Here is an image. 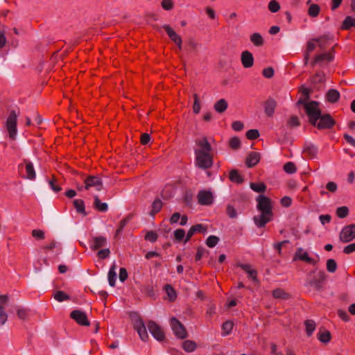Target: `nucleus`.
<instances>
[{
  "label": "nucleus",
  "mask_w": 355,
  "mask_h": 355,
  "mask_svg": "<svg viewBox=\"0 0 355 355\" xmlns=\"http://www.w3.org/2000/svg\"><path fill=\"white\" fill-rule=\"evenodd\" d=\"M110 254V250L109 248H104L98 250L97 252V257L100 259H105L108 258Z\"/></svg>",
  "instance_id": "603ef678"
},
{
  "label": "nucleus",
  "mask_w": 355,
  "mask_h": 355,
  "mask_svg": "<svg viewBox=\"0 0 355 355\" xmlns=\"http://www.w3.org/2000/svg\"><path fill=\"white\" fill-rule=\"evenodd\" d=\"M324 81V74L322 73H316L311 78V82L313 84L322 83Z\"/></svg>",
  "instance_id": "3c124183"
},
{
  "label": "nucleus",
  "mask_w": 355,
  "mask_h": 355,
  "mask_svg": "<svg viewBox=\"0 0 355 355\" xmlns=\"http://www.w3.org/2000/svg\"><path fill=\"white\" fill-rule=\"evenodd\" d=\"M185 236V232L183 229H178L174 232V236L175 240L181 241Z\"/></svg>",
  "instance_id": "052dcab7"
},
{
  "label": "nucleus",
  "mask_w": 355,
  "mask_h": 355,
  "mask_svg": "<svg viewBox=\"0 0 355 355\" xmlns=\"http://www.w3.org/2000/svg\"><path fill=\"white\" fill-rule=\"evenodd\" d=\"M292 204V199L289 196H284L281 199V205L284 207H288Z\"/></svg>",
  "instance_id": "774afa93"
},
{
  "label": "nucleus",
  "mask_w": 355,
  "mask_h": 355,
  "mask_svg": "<svg viewBox=\"0 0 355 355\" xmlns=\"http://www.w3.org/2000/svg\"><path fill=\"white\" fill-rule=\"evenodd\" d=\"M198 203L202 205H210L213 203L214 196L209 191H200L197 196Z\"/></svg>",
  "instance_id": "f8f14e48"
},
{
  "label": "nucleus",
  "mask_w": 355,
  "mask_h": 355,
  "mask_svg": "<svg viewBox=\"0 0 355 355\" xmlns=\"http://www.w3.org/2000/svg\"><path fill=\"white\" fill-rule=\"evenodd\" d=\"M163 206V203L160 199H155L152 204V209L150 212V215L154 216L157 213H158Z\"/></svg>",
  "instance_id": "c756f323"
},
{
  "label": "nucleus",
  "mask_w": 355,
  "mask_h": 355,
  "mask_svg": "<svg viewBox=\"0 0 355 355\" xmlns=\"http://www.w3.org/2000/svg\"><path fill=\"white\" fill-rule=\"evenodd\" d=\"M53 298L58 302H63L66 300H69L71 299L70 296L67 295L66 293L62 291H58L53 294Z\"/></svg>",
  "instance_id": "c9c22d12"
},
{
  "label": "nucleus",
  "mask_w": 355,
  "mask_h": 355,
  "mask_svg": "<svg viewBox=\"0 0 355 355\" xmlns=\"http://www.w3.org/2000/svg\"><path fill=\"white\" fill-rule=\"evenodd\" d=\"M196 165L202 169H207L213 165L212 148L206 137L195 140Z\"/></svg>",
  "instance_id": "f03ea898"
},
{
  "label": "nucleus",
  "mask_w": 355,
  "mask_h": 355,
  "mask_svg": "<svg viewBox=\"0 0 355 355\" xmlns=\"http://www.w3.org/2000/svg\"><path fill=\"white\" fill-rule=\"evenodd\" d=\"M26 175L25 178L33 180L35 179L36 173L33 164L28 160H24Z\"/></svg>",
  "instance_id": "4be33fe9"
},
{
  "label": "nucleus",
  "mask_w": 355,
  "mask_h": 355,
  "mask_svg": "<svg viewBox=\"0 0 355 355\" xmlns=\"http://www.w3.org/2000/svg\"><path fill=\"white\" fill-rule=\"evenodd\" d=\"M277 103L274 99H268V116H271L274 114Z\"/></svg>",
  "instance_id": "c03bdc74"
},
{
  "label": "nucleus",
  "mask_w": 355,
  "mask_h": 355,
  "mask_svg": "<svg viewBox=\"0 0 355 355\" xmlns=\"http://www.w3.org/2000/svg\"><path fill=\"white\" fill-rule=\"evenodd\" d=\"M349 208L346 206L339 207L336 209V216L340 218H345L349 215Z\"/></svg>",
  "instance_id": "58836bf2"
},
{
  "label": "nucleus",
  "mask_w": 355,
  "mask_h": 355,
  "mask_svg": "<svg viewBox=\"0 0 355 355\" xmlns=\"http://www.w3.org/2000/svg\"><path fill=\"white\" fill-rule=\"evenodd\" d=\"M297 259L305 261L309 264L315 266L317 263V261L313 258L310 257L306 252H304L303 249L300 248H297L293 260L295 261Z\"/></svg>",
  "instance_id": "4468645a"
},
{
  "label": "nucleus",
  "mask_w": 355,
  "mask_h": 355,
  "mask_svg": "<svg viewBox=\"0 0 355 355\" xmlns=\"http://www.w3.org/2000/svg\"><path fill=\"white\" fill-rule=\"evenodd\" d=\"M304 153L310 159L315 158L318 154V148L314 145H310L304 150Z\"/></svg>",
  "instance_id": "473e14b6"
},
{
  "label": "nucleus",
  "mask_w": 355,
  "mask_h": 355,
  "mask_svg": "<svg viewBox=\"0 0 355 355\" xmlns=\"http://www.w3.org/2000/svg\"><path fill=\"white\" fill-rule=\"evenodd\" d=\"M337 269V263L333 259H329L327 261V270L329 272H334Z\"/></svg>",
  "instance_id": "de8ad7c7"
},
{
  "label": "nucleus",
  "mask_w": 355,
  "mask_h": 355,
  "mask_svg": "<svg viewBox=\"0 0 355 355\" xmlns=\"http://www.w3.org/2000/svg\"><path fill=\"white\" fill-rule=\"evenodd\" d=\"M352 27H355V18L347 16L345 17L340 26L342 30H350Z\"/></svg>",
  "instance_id": "b1692460"
},
{
  "label": "nucleus",
  "mask_w": 355,
  "mask_h": 355,
  "mask_svg": "<svg viewBox=\"0 0 355 355\" xmlns=\"http://www.w3.org/2000/svg\"><path fill=\"white\" fill-rule=\"evenodd\" d=\"M164 290L166 291L169 301L174 302L177 298V293L175 289L170 284H166L164 286Z\"/></svg>",
  "instance_id": "2f4dec72"
},
{
  "label": "nucleus",
  "mask_w": 355,
  "mask_h": 355,
  "mask_svg": "<svg viewBox=\"0 0 355 355\" xmlns=\"http://www.w3.org/2000/svg\"><path fill=\"white\" fill-rule=\"evenodd\" d=\"M236 266L243 270L248 275V278L251 279L254 283H259L257 279V271L254 269L250 264L237 263Z\"/></svg>",
  "instance_id": "ddd939ff"
},
{
  "label": "nucleus",
  "mask_w": 355,
  "mask_h": 355,
  "mask_svg": "<svg viewBox=\"0 0 355 355\" xmlns=\"http://www.w3.org/2000/svg\"><path fill=\"white\" fill-rule=\"evenodd\" d=\"M166 32L167 33L168 37L170 39L173 41L175 43L178 41L182 40L181 37L178 35L175 31L169 26V25H164L163 26Z\"/></svg>",
  "instance_id": "5701e85b"
},
{
  "label": "nucleus",
  "mask_w": 355,
  "mask_h": 355,
  "mask_svg": "<svg viewBox=\"0 0 355 355\" xmlns=\"http://www.w3.org/2000/svg\"><path fill=\"white\" fill-rule=\"evenodd\" d=\"M317 337L318 339L322 343H328L331 340V334L328 330L318 332Z\"/></svg>",
  "instance_id": "bb28decb"
},
{
  "label": "nucleus",
  "mask_w": 355,
  "mask_h": 355,
  "mask_svg": "<svg viewBox=\"0 0 355 355\" xmlns=\"http://www.w3.org/2000/svg\"><path fill=\"white\" fill-rule=\"evenodd\" d=\"M284 171L288 174L295 173L297 171L295 164L293 162H286L283 167Z\"/></svg>",
  "instance_id": "79ce46f5"
},
{
  "label": "nucleus",
  "mask_w": 355,
  "mask_h": 355,
  "mask_svg": "<svg viewBox=\"0 0 355 355\" xmlns=\"http://www.w3.org/2000/svg\"><path fill=\"white\" fill-rule=\"evenodd\" d=\"M299 92L302 93V94L304 96V98H300L299 100L296 102L295 105L297 107L303 105L304 110L306 111V106L309 103L308 101L310 99V95L312 91L311 89H309L302 85L299 88Z\"/></svg>",
  "instance_id": "9b49d317"
},
{
  "label": "nucleus",
  "mask_w": 355,
  "mask_h": 355,
  "mask_svg": "<svg viewBox=\"0 0 355 355\" xmlns=\"http://www.w3.org/2000/svg\"><path fill=\"white\" fill-rule=\"evenodd\" d=\"M214 107L217 112L223 113L227 108V102L224 98H221L214 104Z\"/></svg>",
  "instance_id": "cd10ccee"
},
{
  "label": "nucleus",
  "mask_w": 355,
  "mask_h": 355,
  "mask_svg": "<svg viewBox=\"0 0 355 355\" xmlns=\"http://www.w3.org/2000/svg\"><path fill=\"white\" fill-rule=\"evenodd\" d=\"M73 206L75 209H76V211L84 216L87 215V212L85 211V202L81 199H76L74 200L73 202Z\"/></svg>",
  "instance_id": "393cba45"
},
{
  "label": "nucleus",
  "mask_w": 355,
  "mask_h": 355,
  "mask_svg": "<svg viewBox=\"0 0 355 355\" xmlns=\"http://www.w3.org/2000/svg\"><path fill=\"white\" fill-rule=\"evenodd\" d=\"M234 327V323L231 320H227L222 325V329L223 331V335L227 336L232 331Z\"/></svg>",
  "instance_id": "a19ab883"
},
{
  "label": "nucleus",
  "mask_w": 355,
  "mask_h": 355,
  "mask_svg": "<svg viewBox=\"0 0 355 355\" xmlns=\"http://www.w3.org/2000/svg\"><path fill=\"white\" fill-rule=\"evenodd\" d=\"M355 239V224L343 227L339 234V240L342 243H349Z\"/></svg>",
  "instance_id": "20e7f679"
},
{
  "label": "nucleus",
  "mask_w": 355,
  "mask_h": 355,
  "mask_svg": "<svg viewBox=\"0 0 355 355\" xmlns=\"http://www.w3.org/2000/svg\"><path fill=\"white\" fill-rule=\"evenodd\" d=\"M250 41L254 44V45L257 46H262L264 43L263 38L258 33H254L251 35Z\"/></svg>",
  "instance_id": "72a5a7b5"
},
{
  "label": "nucleus",
  "mask_w": 355,
  "mask_h": 355,
  "mask_svg": "<svg viewBox=\"0 0 355 355\" xmlns=\"http://www.w3.org/2000/svg\"><path fill=\"white\" fill-rule=\"evenodd\" d=\"M257 209L259 213L254 216L253 220L256 226L261 228L266 225V196L259 195L257 198Z\"/></svg>",
  "instance_id": "7ed1b4c3"
},
{
  "label": "nucleus",
  "mask_w": 355,
  "mask_h": 355,
  "mask_svg": "<svg viewBox=\"0 0 355 355\" xmlns=\"http://www.w3.org/2000/svg\"><path fill=\"white\" fill-rule=\"evenodd\" d=\"M31 234L37 240H42L44 239V232L40 230H33Z\"/></svg>",
  "instance_id": "bf43d9fd"
},
{
  "label": "nucleus",
  "mask_w": 355,
  "mask_h": 355,
  "mask_svg": "<svg viewBox=\"0 0 355 355\" xmlns=\"http://www.w3.org/2000/svg\"><path fill=\"white\" fill-rule=\"evenodd\" d=\"M193 98H194V102H193V112L196 114H198L200 110V101H199L198 94H194Z\"/></svg>",
  "instance_id": "864d4df0"
},
{
  "label": "nucleus",
  "mask_w": 355,
  "mask_h": 355,
  "mask_svg": "<svg viewBox=\"0 0 355 355\" xmlns=\"http://www.w3.org/2000/svg\"><path fill=\"white\" fill-rule=\"evenodd\" d=\"M134 328L137 331L142 340L146 341L148 339V334L144 321L137 314H136V318L134 321Z\"/></svg>",
  "instance_id": "1a4fd4ad"
},
{
  "label": "nucleus",
  "mask_w": 355,
  "mask_h": 355,
  "mask_svg": "<svg viewBox=\"0 0 355 355\" xmlns=\"http://www.w3.org/2000/svg\"><path fill=\"white\" fill-rule=\"evenodd\" d=\"M230 147L234 150H237L240 148L241 141L239 137H234L230 139L229 141Z\"/></svg>",
  "instance_id": "49530a36"
},
{
  "label": "nucleus",
  "mask_w": 355,
  "mask_h": 355,
  "mask_svg": "<svg viewBox=\"0 0 355 355\" xmlns=\"http://www.w3.org/2000/svg\"><path fill=\"white\" fill-rule=\"evenodd\" d=\"M171 325L175 335L180 338L184 339L188 334L184 326L175 317L171 318Z\"/></svg>",
  "instance_id": "423d86ee"
},
{
  "label": "nucleus",
  "mask_w": 355,
  "mask_h": 355,
  "mask_svg": "<svg viewBox=\"0 0 355 355\" xmlns=\"http://www.w3.org/2000/svg\"><path fill=\"white\" fill-rule=\"evenodd\" d=\"M158 238L157 234L154 231H148L145 235V240L154 243Z\"/></svg>",
  "instance_id": "8fccbe9b"
},
{
  "label": "nucleus",
  "mask_w": 355,
  "mask_h": 355,
  "mask_svg": "<svg viewBox=\"0 0 355 355\" xmlns=\"http://www.w3.org/2000/svg\"><path fill=\"white\" fill-rule=\"evenodd\" d=\"M334 55L331 53H324L316 55L312 62V65L314 66L317 63H320L323 61L330 62L333 60Z\"/></svg>",
  "instance_id": "412c9836"
},
{
  "label": "nucleus",
  "mask_w": 355,
  "mask_h": 355,
  "mask_svg": "<svg viewBox=\"0 0 355 355\" xmlns=\"http://www.w3.org/2000/svg\"><path fill=\"white\" fill-rule=\"evenodd\" d=\"M320 10V6L314 3L309 6L308 13L311 17H315L319 15Z\"/></svg>",
  "instance_id": "37998d69"
},
{
  "label": "nucleus",
  "mask_w": 355,
  "mask_h": 355,
  "mask_svg": "<svg viewBox=\"0 0 355 355\" xmlns=\"http://www.w3.org/2000/svg\"><path fill=\"white\" fill-rule=\"evenodd\" d=\"M326 279V275L324 272H320V277L318 279L314 278L309 281L310 286L315 288V290L320 291L323 288V282Z\"/></svg>",
  "instance_id": "f3484780"
},
{
  "label": "nucleus",
  "mask_w": 355,
  "mask_h": 355,
  "mask_svg": "<svg viewBox=\"0 0 355 355\" xmlns=\"http://www.w3.org/2000/svg\"><path fill=\"white\" fill-rule=\"evenodd\" d=\"M245 135L248 139L253 140L259 137V132L258 130L252 129V130H248L246 132Z\"/></svg>",
  "instance_id": "5fc2aeb1"
},
{
  "label": "nucleus",
  "mask_w": 355,
  "mask_h": 355,
  "mask_svg": "<svg viewBox=\"0 0 355 355\" xmlns=\"http://www.w3.org/2000/svg\"><path fill=\"white\" fill-rule=\"evenodd\" d=\"M128 221H129V216L123 218L120 222V225H119V227L116 231L115 236H118L121 234V232H122L123 227L126 225V224L128 223Z\"/></svg>",
  "instance_id": "e2e57ef3"
},
{
  "label": "nucleus",
  "mask_w": 355,
  "mask_h": 355,
  "mask_svg": "<svg viewBox=\"0 0 355 355\" xmlns=\"http://www.w3.org/2000/svg\"><path fill=\"white\" fill-rule=\"evenodd\" d=\"M84 188L89 190L91 187L95 188L96 191H101L103 188V183L101 178L98 176L89 175L84 180Z\"/></svg>",
  "instance_id": "0eeeda50"
},
{
  "label": "nucleus",
  "mask_w": 355,
  "mask_h": 355,
  "mask_svg": "<svg viewBox=\"0 0 355 355\" xmlns=\"http://www.w3.org/2000/svg\"><path fill=\"white\" fill-rule=\"evenodd\" d=\"M343 252L346 254H349L355 252V243L349 244L344 247Z\"/></svg>",
  "instance_id": "338daca9"
},
{
  "label": "nucleus",
  "mask_w": 355,
  "mask_h": 355,
  "mask_svg": "<svg viewBox=\"0 0 355 355\" xmlns=\"http://www.w3.org/2000/svg\"><path fill=\"white\" fill-rule=\"evenodd\" d=\"M206 231L207 228L202 224H196L193 225L187 232L184 243L188 242L196 232H198L205 233Z\"/></svg>",
  "instance_id": "a211bd4d"
},
{
  "label": "nucleus",
  "mask_w": 355,
  "mask_h": 355,
  "mask_svg": "<svg viewBox=\"0 0 355 355\" xmlns=\"http://www.w3.org/2000/svg\"><path fill=\"white\" fill-rule=\"evenodd\" d=\"M313 40L319 43V46L321 49L324 48L328 44V37L326 35L314 39Z\"/></svg>",
  "instance_id": "4d7b16f0"
},
{
  "label": "nucleus",
  "mask_w": 355,
  "mask_h": 355,
  "mask_svg": "<svg viewBox=\"0 0 355 355\" xmlns=\"http://www.w3.org/2000/svg\"><path fill=\"white\" fill-rule=\"evenodd\" d=\"M107 243V238L104 236H96L92 237V244L91 249L94 251L100 249L106 245Z\"/></svg>",
  "instance_id": "2eb2a0df"
},
{
  "label": "nucleus",
  "mask_w": 355,
  "mask_h": 355,
  "mask_svg": "<svg viewBox=\"0 0 355 355\" xmlns=\"http://www.w3.org/2000/svg\"><path fill=\"white\" fill-rule=\"evenodd\" d=\"M227 214L229 216V217L231 218H234L237 216L236 209L231 205H228L227 206Z\"/></svg>",
  "instance_id": "69168bd1"
},
{
  "label": "nucleus",
  "mask_w": 355,
  "mask_h": 355,
  "mask_svg": "<svg viewBox=\"0 0 355 355\" xmlns=\"http://www.w3.org/2000/svg\"><path fill=\"white\" fill-rule=\"evenodd\" d=\"M268 8L272 12H277L280 9V5L277 1L271 0L268 3Z\"/></svg>",
  "instance_id": "09e8293b"
},
{
  "label": "nucleus",
  "mask_w": 355,
  "mask_h": 355,
  "mask_svg": "<svg viewBox=\"0 0 355 355\" xmlns=\"http://www.w3.org/2000/svg\"><path fill=\"white\" fill-rule=\"evenodd\" d=\"M229 178L232 182L237 184H241L244 181L242 176L239 173V171L236 169H232V171H230Z\"/></svg>",
  "instance_id": "c85d7f7f"
},
{
  "label": "nucleus",
  "mask_w": 355,
  "mask_h": 355,
  "mask_svg": "<svg viewBox=\"0 0 355 355\" xmlns=\"http://www.w3.org/2000/svg\"><path fill=\"white\" fill-rule=\"evenodd\" d=\"M320 103L315 101H309L306 106V114L309 117V122L318 130L331 129L335 124V119L330 114H322L319 107Z\"/></svg>",
  "instance_id": "f257e3e1"
},
{
  "label": "nucleus",
  "mask_w": 355,
  "mask_h": 355,
  "mask_svg": "<svg viewBox=\"0 0 355 355\" xmlns=\"http://www.w3.org/2000/svg\"><path fill=\"white\" fill-rule=\"evenodd\" d=\"M305 327H306V332L307 336H310L312 335L313 331L315 329V323L312 320H306L304 322Z\"/></svg>",
  "instance_id": "e433bc0d"
},
{
  "label": "nucleus",
  "mask_w": 355,
  "mask_h": 355,
  "mask_svg": "<svg viewBox=\"0 0 355 355\" xmlns=\"http://www.w3.org/2000/svg\"><path fill=\"white\" fill-rule=\"evenodd\" d=\"M288 125L291 127H298L300 125V122L297 116H291L288 121Z\"/></svg>",
  "instance_id": "6e6d98bb"
},
{
  "label": "nucleus",
  "mask_w": 355,
  "mask_h": 355,
  "mask_svg": "<svg viewBox=\"0 0 355 355\" xmlns=\"http://www.w3.org/2000/svg\"><path fill=\"white\" fill-rule=\"evenodd\" d=\"M70 316L78 324H80L81 326L88 327L90 324V322L87 319L86 313L82 311L74 310V311H71Z\"/></svg>",
  "instance_id": "9d476101"
},
{
  "label": "nucleus",
  "mask_w": 355,
  "mask_h": 355,
  "mask_svg": "<svg viewBox=\"0 0 355 355\" xmlns=\"http://www.w3.org/2000/svg\"><path fill=\"white\" fill-rule=\"evenodd\" d=\"M250 187L254 191L257 192V193L263 192L266 189V187L263 182H261V183L251 182L250 184Z\"/></svg>",
  "instance_id": "ea45409f"
},
{
  "label": "nucleus",
  "mask_w": 355,
  "mask_h": 355,
  "mask_svg": "<svg viewBox=\"0 0 355 355\" xmlns=\"http://www.w3.org/2000/svg\"><path fill=\"white\" fill-rule=\"evenodd\" d=\"M161 6L164 10H170L173 8V2L172 0H162Z\"/></svg>",
  "instance_id": "0e129e2a"
},
{
  "label": "nucleus",
  "mask_w": 355,
  "mask_h": 355,
  "mask_svg": "<svg viewBox=\"0 0 355 355\" xmlns=\"http://www.w3.org/2000/svg\"><path fill=\"white\" fill-rule=\"evenodd\" d=\"M219 241V238L216 236H209L206 240V245L209 248L215 247Z\"/></svg>",
  "instance_id": "a18cd8bd"
},
{
  "label": "nucleus",
  "mask_w": 355,
  "mask_h": 355,
  "mask_svg": "<svg viewBox=\"0 0 355 355\" xmlns=\"http://www.w3.org/2000/svg\"><path fill=\"white\" fill-rule=\"evenodd\" d=\"M241 61L245 68H250L254 64V58L252 53L244 51L241 55Z\"/></svg>",
  "instance_id": "dca6fc26"
},
{
  "label": "nucleus",
  "mask_w": 355,
  "mask_h": 355,
  "mask_svg": "<svg viewBox=\"0 0 355 355\" xmlns=\"http://www.w3.org/2000/svg\"><path fill=\"white\" fill-rule=\"evenodd\" d=\"M272 201L268 198V223L271 221L273 218V213H272Z\"/></svg>",
  "instance_id": "13d9d810"
},
{
  "label": "nucleus",
  "mask_w": 355,
  "mask_h": 355,
  "mask_svg": "<svg viewBox=\"0 0 355 355\" xmlns=\"http://www.w3.org/2000/svg\"><path fill=\"white\" fill-rule=\"evenodd\" d=\"M340 92L336 89H330L326 94V100L330 103H337L340 99Z\"/></svg>",
  "instance_id": "6ab92c4d"
},
{
  "label": "nucleus",
  "mask_w": 355,
  "mask_h": 355,
  "mask_svg": "<svg viewBox=\"0 0 355 355\" xmlns=\"http://www.w3.org/2000/svg\"><path fill=\"white\" fill-rule=\"evenodd\" d=\"M148 329L153 337L158 341L165 339V334L162 327L153 320L148 322Z\"/></svg>",
  "instance_id": "6e6552de"
},
{
  "label": "nucleus",
  "mask_w": 355,
  "mask_h": 355,
  "mask_svg": "<svg viewBox=\"0 0 355 355\" xmlns=\"http://www.w3.org/2000/svg\"><path fill=\"white\" fill-rule=\"evenodd\" d=\"M17 114L15 110H12L6 120V128L12 139H15L17 134Z\"/></svg>",
  "instance_id": "39448f33"
},
{
  "label": "nucleus",
  "mask_w": 355,
  "mask_h": 355,
  "mask_svg": "<svg viewBox=\"0 0 355 355\" xmlns=\"http://www.w3.org/2000/svg\"><path fill=\"white\" fill-rule=\"evenodd\" d=\"M338 317L345 322H349L350 320V317L347 314V313L342 309H338L337 311Z\"/></svg>",
  "instance_id": "680f3d73"
},
{
  "label": "nucleus",
  "mask_w": 355,
  "mask_h": 355,
  "mask_svg": "<svg viewBox=\"0 0 355 355\" xmlns=\"http://www.w3.org/2000/svg\"><path fill=\"white\" fill-rule=\"evenodd\" d=\"M94 207L99 211H106L107 210V205L105 202H101L98 196H94Z\"/></svg>",
  "instance_id": "7c9ffc66"
},
{
  "label": "nucleus",
  "mask_w": 355,
  "mask_h": 355,
  "mask_svg": "<svg viewBox=\"0 0 355 355\" xmlns=\"http://www.w3.org/2000/svg\"><path fill=\"white\" fill-rule=\"evenodd\" d=\"M272 296L275 299L288 300L290 297V294L284 289L279 288L272 291Z\"/></svg>",
  "instance_id": "a878e982"
},
{
  "label": "nucleus",
  "mask_w": 355,
  "mask_h": 355,
  "mask_svg": "<svg viewBox=\"0 0 355 355\" xmlns=\"http://www.w3.org/2000/svg\"><path fill=\"white\" fill-rule=\"evenodd\" d=\"M116 278V274L115 272V264H113V266L110 268V271L108 272V282L109 284L111 286H114Z\"/></svg>",
  "instance_id": "4c0bfd02"
},
{
  "label": "nucleus",
  "mask_w": 355,
  "mask_h": 355,
  "mask_svg": "<svg viewBox=\"0 0 355 355\" xmlns=\"http://www.w3.org/2000/svg\"><path fill=\"white\" fill-rule=\"evenodd\" d=\"M182 347L187 352H192L196 349L197 345L193 340H187L182 343Z\"/></svg>",
  "instance_id": "f704fd0d"
},
{
  "label": "nucleus",
  "mask_w": 355,
  "mask_h": 355,
  "mask_svg": "<svg viewBox=\"0 0 355 355\" xmlns=\"http://www.w3.org/2000/svg\"><path fill=\"white\" fill-rule=\"evenodd\" d=\"M260 159V155L257 152H251L245 159V164L251 168L255 166Z\"/></svg>",
  "instance_id": "aec40b11"
}]
</instances>
